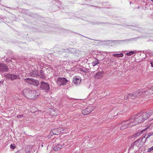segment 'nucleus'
<instances>
[{"mask_svg":"<svg viewBox=\"0 0 153 153\" xmlns=\"http://www.w3.org/2000/svg\"><path fill=\"white\" fill-rule=\"evenodd\" d=\"M153 114L152 112H146L136 114L129 118L130 126H134L143 122Z\"/></svg>","mask_w":153,"mask_h":153,"instance_id":"1","label":"nucleus"},{"mask_svg":"<svg viewBox=\"0 0 153 153\" xmlns=\"http://www.w3.org/2000/svg\"><path fill=\"white\" fill-rule=\"evenodd\" d=\"M22 92L24 96L27 98L31 100L36 99L37 96L38 95L37 94L35 90H32L29 88L25 89Z\"/></svg>","mask_w":153,"mask_h":153,"instance_id":"2","label":"nucleus"},{"mask_svg":"<svg viewBox=\"0 0 153 153\" xmlns=\"http://www.w3.org/2000/svg\"><path fill=\"white\" fill-rule=\"evenodd\" d=\"M40 88L46 92H48L50 89L49 84L43 81L41 82L40 83Z\"/></svg>","mask_w":153,"mask_h":153,"instance_id":"3","label":"nucleus"},{"mask_svg":"<svg viewBox=\"0 0 153 153\" xmlns=\"http://www.w3.org/2000/svg\"><path fill=\"white\" fill-rule=\"evenodd\" d=\"M141 140V138H139L133 143L131 144L129 149H134V147L137 146L138 148H140L141 146L142 142Z\"/></svg>","mask_w":153,"mask_h":153,"instance_id":"4","label":"nucleus"},{"mask_svg":"<svg viewBox=\"0 0 153 153\" xmlns=\"http://www.w3.org/2000/svg\"><path fill=\"white\" fill-rule=\"evenodd\" d=\"M25 81L27 83L35 86H38L39 84V81L33 78H27L24 79Z\"/></svg>","mask_w":153,"mask_h":153,"instance_id":"5","label":"nucleus"},{"mask_svg":"<svg viewBox=\"0 0 153 153\" xmlns=\"http://www.w3.org/2000/svg\"><path fill=\"white\" fill-rule=\"evenodd\" d=\"M68 82V80L64 78H59L57 80V83L59 85H65Z\"/></svg>","mask_w":153,"mask_h":153,"instance_id":"6","label":"nucleus"},{"mask_svg":"<svg viewBox=\"0 0 153 153\" xmlns=\"http://www.w3.org/2000/svg\"><path fill=\"white\" fill-rule=\"evenodd\" d=\"M5 76L7 78L12 80L20 78V77L19 76L12 74H7L5 75Z\"/></svg>","mask_w":153,"mask_h":153,"instance_id":"7","label":"nucleus"},{"mask_svg":"<svg viewBox=\"0 0 153 153\" xmlns=\"http://www.w3.org/2000/svg\"><path fill=\"white\" fill-rule=\"evenodd\" d=\"M94 107L92 106H90L86 108L83 109L82 111V113L84 115H87L91 112L93 111Z\"/></svg>","mask_w":153,"mask_h":153,"instance_id":"8","label":"nucleus"},{"mask_svg":"<svg viewBox=\"0 0 153 153\" xmlns=\"http://www.w3.org/2000/svg\"><path fill=\"white\" fill-rule=\"evenodd\" d=\"M124 123H123V124L120 126V129L123 130L128 127H131L133 126H130V122L129 121V119L128 120H126L124 121Z\"/></svg>","mask_w":153,"mask_h":153,"instance_id":"9","label":"nucleus"},{"mask_svg":"<svg viewBox=\"0 0 153 153\" xmlns=\"http://www.w3.org/2000/svg\"><path fill=\"white\" fill-rule=\"evenodd\" d=\"M30 76L32 77H37L39 76V72L35 69L32 70L29 73Z\"/></svg>","mask_w":153,"mask_h":153,"instance_id":"10","label":"nucleus"},{"mask_svg":"<svg viewBox=\"0 0 153 153\" xmlns=\"http://www.w3.org/2000/svg\"><path fill=\"white\" fill-rule=\"evenodd\" d=\"M64 145L65 144L62 141L58 144L54 146L53 147V149L55 151H58L62 148Z\"/></svg>","mask_w":153,"mask_h":153,"instance_id":"11","label":"nucleus"},{"mask_svg":"<svg viewBox=\"0 0 153 153\" xmlns=\"http://www.w3.org/2000/svg\"><path fill=\"white\" fill-rule=\"evenodd\" d=\"M9 70L8 67L3 63L0 64V72H7Z\"/></svg>","mask_w":153,"mask_h":153,"instance_id":"12","label":"nucleus"},{"mask_svg":"<svg viewBox=\"0 0 153 153\" xmlns=\"http://www.w3.org/2000/svg\"><path fill=\"white\" fill-rule=\"evenodd\" d=\"M81 78L79 76H76L74 77L73 82L76 85H79L81 82Z\"/></svg>","mask_w":153,"mask_h":153,"instance_id":"13","label":"nucleus"},{"mask_svg":"<svg viewBox=\"0 0 153 153\" xmlns=\"http://www.w3.org/2000/svg\"><path fill=\"white\" fill-rule=\"evenodd\" d=\"M52 133L53 134L58 135L61 133L60 127L53 129L50 132V133Z\"/></svg>","mask_w":153,"mask_h":153,"instance_id":"14","label":"nucleus"},{"mask_svg":"<svg viewBox=\"0 0 153 153\" xmlns=\"http://www.w3.org/2000/svg\"><path fill=\"white\" fill-rule=\"evenodd\" d=\"M102 71H99L97 73L94 75V76L96 79H100L103 76Z\"/></svg>","mask_w":153,"mask_h":153,"instance_id":"15","label":"nucleus"},{"mask_svg":"<svg viewBox=\"0 0 153 153\" xmlns=\"http://www.w3.org/2000/svg\"><path fill=\"white\" fill-rule=\"evenodd\" d=\"M142 134V133L140 131V130H138L137 132L132 135L131 136V137L136 139L140 136Z\"/></svg>","mask_w":153,"mask_h":153,"instance_id":"16","label":"nucleus"},{"mask_svg":"<svg viewBox=\"0 0 153 153\" xmlns=\"http://www.w3.org/2000/svg\"><path fill=\"white\" fill-rule=\"evenodd\" d=\"M94 59V62H91V64L93 66L98 65L100 63V61L98 59L95 58Z\"/></svg>","mask_w":153,"mask_h":153,"instance_id":"17","label":"nucleus"},{"mask_svg":"<svg viewBox=\"0 0 153 153\" xmlns=\"http://www.w3.org/2000/svg\"><path fill=\"white\" fill-rule=\"evenodd\" d=\"M39 76H40V77L42 79H45L46 78V76L44 75V73L43 72V71L42 70H41L40 72V74L39 75Z\"/></svg>","mask_w":153,"mask_h":153,"instance_id":"18","label":"nucleus"},{"mask_svg":"<svg viewBox=\"0 0 153 153\" xmlns=\"http://www.w3.org/2000/svg\"><path fill=\"white\" fill-rule=\"evenodd\" d=\"M60 129L61 130V133H66L68 131L67 128H62L60 127Z\"/></svg>","mask_w":153,"mask_h":153,"instance_id":"19","label":"nucleus"},{"mask_svg":"<svg viewBox=\"0 0 153 153\" xmlns=\"http://www.w3.org/2000/svg\"><path fill=\"white\" fill-rule=\"evenodd\" d=\"M141 91H140L139 90L135 92H134V94H136L135 95V96L136 97V98L138 96H139L141 95Z\"/></svg>","mask_w":153,"mask_h":153,"instance_id":"20","label":"nucleus"},{"mask_svg":"<svg viewBox=\"0 0 153 153\" xmlns=\"http://www.w3.org/2000/svg\"><path fill=\"white\" fill-rule=\"evenodd\" d=\"M123 56V53H120L118 54H114L113 56L114 57H122Z\"/></svg>","mask_w":153,"mask_h":153,"instance_id":"21","label":"nucleus"},{"mask_svg":"<svg viewBox=\"0 0 153 153\" xmlns=\"http://www.w3.org/2000/svg\"><path fill=\"white\" fill-rule=\"evenodd\" d=\"M147 137H146V139H148L150 137L153 135V131H152L150 133H148V134H146Z\"/></svg>","mask_w":153,"mask_h":153,"instance_id":"22","label":"nucleus"},{"mask_svg":"<svg viewBox=\"0 0 153 153\" xmlns=\"http://www.w3.org/2000/svg\"><path fill=\"white\" fill-rule=\"evenodd\" d=\"M136 53V51H131L130 52H129L128 53H127L126 54V55L127 56H131L132 54H133L134 53Z\"/></svg>","mask_w":153,"mask_h":153,"instance_id":"23","label":"nucleus"},{"mask_svg":"<svg viewBox=\"0 0 153 153\" xmlns=\"http://www.w3.org/2000/svg\"><path fill=\"white\" fill-rule=\"evenodd\" d=\"M149 127H150V126H147V127H146V128H145L144 129L141 130H140V131L141 132L142 134L143 133H144V132H145L146 131L148 128H149Z\"/></svg>","mask_w":153,"mask_h":153,"instance_id":"24","label":"nucleus"},{"mask_svg":"<svg viewBox=\"0 0 153 153\" xmlns=\"http://www.w3.org/2000/svg\"><path fill=\"white\" fill-rule=\"evenodd\" d=\"M149 127H150V126H147V127H146V128H145L144 129L141 130H140V131L141 132L142 134L143 133H144V132H145L146 131L148 128H149Z\"/></svg>","mask_w":153,"mask_h":153,"instance_id":"25","label":"nucleus"},{"mask_svg":"<svg viewBox=\"0 0 153 153\" xmlns=\"http://www.w3.org/2000/svg\"><path fill=\"white\" fill-rule=\"evenodd\" d=\"M136 94H135V95ZM129 96L130 97H133V98H135L136 97L135 96V94H134V92L130 94H129Z\"/></svg>","mask_w":153,"mask_h":153,"instance_id":"26","label":"nucleus"},{"mask_svg":"<svg viewBox=\"0 0 153 153\" xmlns=\"http://www.w3.org/2000/svg\"><path fill=\"white\" fill-rule=\"evenodd\" d=\"M129 94H127L125 95L124 99V100H126L128 99V98H129Z\"/></svg>","mask_w":153,"mask_h":153,"instance_id":"27","label":"nucleus"},{"mask_svg":"<svg viewBox=\"0 0 153 153\" xmlns=\"http://www.w3.org/2000/svg\"><path fill=\"white\" fill-rule=\"evenodd\" d=\"M25 116L24 115L22 114H19L17 115V117L19 118H21Z\"/></svg>","mask_w":153,"mask_h":153,"instance_id":"28","label":"nucleus"},{"mask_svg":"<svg viewBox=\"0 0 153 153\" xmlns=\"http://www.w3.org/2000/svg\"><path fill=\"white\" fill-rule=\"evenodd\" d=\"M10 147L11 149H14L15 148V144H11L10 145Z\"/></svg>","mask_w":153,"mask_h":153,"instance_id":"29","label":"nucleus"},{"mask_svg":"<svg viewBox=\"0 0 153 153\" xmlns=\"http://www.w3.org/2000/svg\"><path fill=\"white\" fill-rule=\"evenodd\" d=\"M146 137H147L146 136V134H145L144 136L142 137L141 138V140L140 141H141L142 142L143 140V139L144 138H145V141L146 142V141L147 140V139H146Z\"/></svg>","mask_w":153,"mask_h":153,"instance_id":"30","label":"nucleus"},{"mask_svg":"<svg viewBox=\"0 0 153 153\" xmlns=\"http://www.w3.org/2000/svg\"><path fill=\"white\" fill-rule=\"evenodd\" d=\"M147 92V91H142L141 93V95L143 96H145L146 95V92Z\"/></svg>","mask_w":153,"mask_h":153,"instance_id":"31","label":"nucleus"},{"mask_svg":"<svg viewBox=\"0 0 153 153\" xmlns=\"http://www.w3.org/2000/svg\"><path fill=\"white\" fill-rule=\"evenodd\" d=\"M153 150V146H152V147H151V148L148 149V152H150Z\"/></svg>","mask_w":153,"mask_h":153,"instance_id":"32","label":"nucleus"},{"mask_svg":"<svg viewBox=\"0 0 153 153\" xmlns=\"http://www.w3.org/2000/svg\"><path fill=\"white\" fill-rule=\"evenodd\" d=\"M151 66L152 67H153V62H150Z\"/></svg>","mask_w":153,"mask_h":153,"instance_id":"33","label":"nucleus"},{"mask_svg":"<svg viewBox=\"0 0 153 153\" xmlns=\"http://www.w3.org/2000/svg\"><path fill=\"white\" fill-rule=\"evenodd\" d=\"M16 153H20V152L18 151Z\"/></svg>","mask_w":153,"mask_h":153,"instance_id":"34","label":"nucleus"},{"mask_svg":"<svg viewBox=\"0 0 153 153\" xmlns=\"http://www.w3.org/2000/svg\"><path fill=\"white\" fill-rule=\"evenodd\" d=\"M26 153H30V151H28Z\"/></svg>","mask_w":153,"mask_h":153,"instance_id":"35","label":"nucleus"},{"mask_svg":"<svg viewBox=\"0 0 153 153\" xmlns=\"http://www.w3.org/2000/svg\"><path fill=\"white\" fill-rule=\"evenodd\" d=\"M151 1H152V2H153V0H150Z\"/></svg>","mask_w":153,"mask_h":153,"instance_id":"36","label":"nucleus"},{"mask_svg":"<svg viewBox=\"0 0 153 153\" xmlns=\"http://www.w3.org/2000/svg\"><path fill=\"white\" fill-rule=\"evenodd\" d=\"M50 134H51V133H50ZM52 134H53V133H52L51 134V135H52Z\"/></svg>","mask_w":153,"mask_h":153,"instance_id":"37","label":"nucleus"},{"mask_svg":"<svg viewBox=\"0 0 153 153\" xmlns=\"http://www.w3.org/2000/svg\"><path fill=\"white\" fill-rule=\"evenodd\" d=\"M50 134H51V133H50ZM52 134H53V133H52L51 134V135H52Z\"/></svg>","mask_w":153,"mask_h":153,"instance_id":"38","label":"nucleus"}]
</instances>
